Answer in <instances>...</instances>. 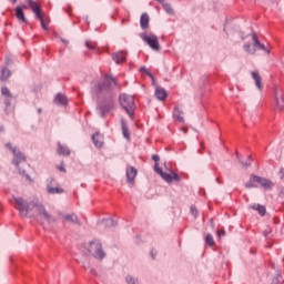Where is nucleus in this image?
Wrapping results in <instances>:
<instances>
[{"mask_svg": "<svg viewBox=\"0 0 284 284\" xmlns=\"http://www.w3.org/2000/svg\"><path fill=\"white\" fill-rule=\"evenodd\" d=\"M122 23H125V20H122Z\"/></svg>", "mask_w": 284, "mask_h": 284, "instance_id": "5fc2aeb1", "label": "nucleus"}, {"mask_svg": "<svg viewBox=\"0 0 284 284\" xmlns=\"http://www.w3.org/2000/svg\"><path fill=\"white\" fill-rule=\"evenodd\" d=\"M39 21L41 23V28H43V30H48V23H49L48 18H45V16H43V18L40 19Z\"/></svg>", "mask_w": 284, "mask_h": 284, "instance_id": "7c9ffc66", "label": "nucleus"}, {"mask_svg": "<svg viewBox=\"0 0 284 284\" xmlns=\"http://www.w3.org/2000/svg\"><path fill=\"white\" fill-rule=\"evenodd\" d=\"M257 48H260V50H263L264 52H266L267 54H270V50H267L266 48H265V44H263V43H258V45H257Z\"/></svg>", "mask_w": 284, "mask_h": 284, "instance_id": "e433bc0d", "label": "nucleus"}, {"mask_svg": "<svg viewBox=\"0 0 284 284\" xmlns=\"http://www.w3.org/2000/svg\"><path fill=\"white\" fill-rule=\"evenodd\" d=\"M85 45L89 48V50H97V42L87 41Z\"/></svg>", "mask_w": 284, "mask_h": 284, "instance_id": "2f4dec72", "label": "nucleus"}, {"mask_svg": "<svg viewBox=\"0 0 284 284\" xmlns=\"http://www.w3.org/2000/svg\"><path fill=\"white\" fill-rule=\"evenodd\" d=\"M156 1H159V3H163V0H156Z\"/></svg>", "mask_w": 284, "mask_h": 284, "instance_id": "864d4df0", "label": "nucleus"}, {"mask_svg": "<svg viewBox=\"0 0 284 284\" xmlns=\"http://www.w3.org/2000/svg\"><path fill=\"white\" fill-rule=\"evenodd\" d=\"M138 171L134 166L126 168V181L128 183H134V179H136Z\"/></svg>", "mask_w": 284, "mask_h": 284, "instance_id": "ddd939ff", "label": "nucleus"}, {"mask_svg": "<svg viewBox=\"0 0 284 284\" xmlns=\"http://www.w3.org/2000/svg\"><path fill=\"white\" fill-rule=\"evenodd\" d=\"M59 170H60V172H65V168H63V165H60V166H57Z\"/></svg>", "mask_w": 284, "mask_h": 284, "instance_id": "c03bdc74", "label": "nucleus"}, {"mask_svg": "<svg viewBox=\"0 0 284 284\" xmlns=\"http://www.w3.org/2000/svg\"><path fill=\"white\" fill-rule=\"evenodd\" d=\"M104 227H114L116 225V222L112 219L103 220Z\"/></svg>", "mask_w": 284, "mask_h": 284, "instance_id": "c85d7f7f", "label": "nucleus"}, {"mask_svg": "<svg viewBox=\"0 0 284 284\" xmlns=\"http://www.w3.org/2000/svg\"><path fill=\"white\" fill-rule=\"evenodd\" d=\"M217 236L221 239V236H225V230L217 231Z\"/></svg>", "mask_w": 284, "mask_h": 284, "instance_id": "ea45409f", "label": "nucleus"}, {"mask_svg": "<svg viewBox=\"0 0 284 284\" xmlns=\"http://www.w3.org/2000/svg\"><path fill=\"white\" fill-rule=\"evenodd\" d=\"M155 256H156V251L152 250V251H151V257H152V258H155Z\"/></svg>", "mask_w": 284, "mask_h": 284, "instance_id": "79ce46f5", "label": "nucleus"}, {"mask_svg": "<svg viewBox=\"0 0 284 284\" xmlns=\"http://www.w3.org/2000/svg\"><path fill=\"white\" fill-rule=\"evenodd\" d=\"M280 172H281V174H284V170H283V169H281V171H280Z\"/></svg>", "mask_w": 284, "mask_h": 284, "instance_id": "3c124183", "label": "nucleus"}, {"mask_svg": "<svg viewBox=\"0 0 284 284\" xmlns=\"http://www.w3.org/2000/svg\"><path fill=\"white\" fill-rule=\"evenodd\" d=\"M155 97L156 99H159V101H165V99H168V92L165 91V89L158 87L155 89Z\"/></svg>", "mask_w": 284, "mask_h": 284, "instance_id": "f3484780", "label": "nucleus"}, {"mask_svg": "<svg viewBox=\"0 0 284 284\" xmlns=\"http://www.w3.org/2000/svg\"><path fill=\"white\" fill-rule=\"evenodd\" d=\"M191 214L192 216H194V219H196V216H199V210L196 209V206H191Z\"/></svg>", "mask_w": 284, "mask_h": 284, "instance_id": "72a5a7b5", "label": "nucleus"}, {"mask_svg": "<svg viewBox=\"0 0 284 284\" xmlns=\"http://www.w3.org/2000/svg\"><path fill=\"white\" fill-rule=\"evenodd\" d=\"M236 159L239 160V162L241 163L242 168H244V170H247V168H250L252 165L251 162H244L241 160V155H239V152H236Z\"/></svg>", "mask_w": 284, "mask_h": 284, "instance_id": "cd10ccee", "label": "nucleus"}, {"mask_svg": "<svg viewBox=\"0 0 284 284\" xmlns=\"http://www.w3.org/2000/svg\"><path fill=\"white\" fill-rule=\"evenodd\" d=\"M140 72H145V74H149V77H152V73L145 67H141Z\"/></svg>", "mask_w": 284, "mask_h": 284, "instance_id": "4c0bfd02", "label": "nucleus"}, {"mask_svg": "<svg viewBox=\"0 0 284 284\" xmlns=\"http://www.w3.org/2000/svg\"><path fill=\"white\" fill-rule=\"evenodd\" d=\"M13 201L16 203L14 207L20 212L21 216H41L48 223H57V217L48 213L43 204L34 201L28 203L23 197H13Z\"/></svg>", "mask_w": 284, "mask_h": 284, "instance_id": "f03ea898", "label": "nucleus"}, {"mask_svg": "<svg viewBox=\"0 0 284 284\" xmlns=\"http://www.w3.org/2000/svg\"><path fill=\"white\" fill-rule=\"evenodd\" d=\"M140 26L142 30H148L150 28V16L148 13H142L140 18Z\"/></svg>", "mask_w": 284, "mask_h": 284, "instance_id": "2eb2a0df", "label": "nucleus"}, {"mask_svg": "<svg viewBox=\"0 0 284 284\" xmlns=\"http://www.w3.org/2000/svg\"><path fill=\"white\" fill-rule=\"evenodd\" d=\"M252 39H253L254 45L257 48L258 44L261 43V41H258V37H256V34L253 33V34H252Z\"/></svg>", "mask_w": 284, "mask_h": 284, "instance_id": "f704fd0d", "label": "nucleus"}, {"mask_svg": "<svg viewBox=\"0 0 284 284\" xmlns=\"http://www.w3.org/2000/svg\"><path fill=\"white\" fill-rule=\"evenodd\" d=\"M13 6L17 3V0H9Z\"/></svg>", "mask_w": 284, "mask_h": 284, "instance_id": "a18cd8bd", "label": "nucleus"}, {"mask_svg": "<svg viewBox=\"0 0 284 284\" xmlns=\"http://www.w3.org/2000/svg\"><path fill=\"white\" fill-rule=\"evenodd\" d=\"M16 17H17L18 21H21L22 23H28L26 13H23V11H21V8H16Z\"/></svg>", "mask_w": 284, "mask_h": 284, "instance_id": "412c9836", "label": "nucleus"}, {"mask_svg": "<svg viewBox=\"0 0 284 284\" xmlns=\"http://www.w3.org/2000/svg\"><path fill=\"white\" fill-rule=\"evenodd\" d=\"M121 85L116 79L105 75L99 82L93 90V97L99 100L98 110L101 116H105L108 112L114 110V97L115 90H120Z\"/></svg>", "mask_w": 284, "mask_h": 284, "instance_id": "f257e3e1", "label": "nucleus"}, {"mask_svg": "<svg viewBox=\"0 0 284 284\" xmlns=\"http://www.w3.org/2000/svg\"><path fill=\"white\" fill-rule=\"evenodd\" d=\"M61 41H62V43H68V41H67V40L61 39Z\"/></svg>", "mask_w": 284, "mask_h": 284, "instance_id": "09e8293b", "label": "nucleus"}, {"mask_svg": "<svg viewBox=\"0 0 284 284\" xmlns=\"http://www.w3.org/2000/svg\"><path fill=\"white\" fill-rule=\"evenodd\" d=\"M16 8H20L22 12H23V10H28V6H26V4H20Z\"/></svg>", "mask_w": 284, "mask_h": 284, "instance_id": "a19ab883", "label": "nucleus"}, {"mask_svg": "<svg viewBox=\"0 0 284 284\" xmlns=\"http://www.w3.org/2000/svg\"><path fill=\"white\" fill-rule=\"evenodd\" d=\"M125 281L128 284H136L139 280H134L132 276H126Z\"/></svg>", "mask_w": 284, "mask_h": 284, "instance_id": "c9c22d12", "label": "nucleus"}, {"mask_svg": "<svg viewBox=\"0 0 284 284\" xmlns=\"http://www.w3.org/2000/svg\"><path fill=\"white\" fill-rule=\"evenodd\" d=\"M152 159L155 162L154 170L156 174L161 175L163 181H165L166 183H172L173 181L179 183L181 181V176H179V174L172 171H170V173L163 172V169L159 166V162L161 161V158L159 155L154 154Z\"/></svg>", "mask_w": 284, "mask_h": 284, "instance_id": "7ed1b4c3", "label": "nucleus"}, {"mask_svg": "<svg viewBox=\"0 0 284 284\" xmlns=\"http://www.w3.org/2000/svg\"><path fill=\"white\" fill-rule=\"evenodd\" d=\"M211 225H214V220H211Z\"/></svg>", "mask_w": 284, "mask_h": 284, "instance_id": "603ef678", "label": "nucleus"}, {"mask_svg": "<svg viewBox=\"0 0 284 284\" xmlns=\"http://www.w3.org/2000/svg\"><path fill=\"white\" fill-rule=\"evenodd\" d=\"M248 163H252V155L248 156Z\"/></svg>", "mask_w": 284, "mask_h": 284, "instance_id": "49530a36", "label": "nucleus"}, {"mask_svg": "<svg viewBox=\"0 0 284 284\" xmlns=\"http://www.w3.org/2000/svg\"><path fill=\"white\" fill-rule=\"evenodd\" d=\"M206 245H210V247L214 246V236L212 234H207L205 237Z\"/></svg>", "mask_w": 284, "mask_h": 284, "instance_id": "c756f323", "label": "nucleus"}, {"mask_svg": "<svg viewBox=\"0 0 284 284\" xmlns=\"http://www.w3.org/2000/svg\"><path fill=\"white\" fill-rule=\"evenodd\" d=\"M1 94L2 97H4L6 105L7 106L10 105V103L12 102V99H14V95H12V93L10 92V89H8V87H2Z\"/></svg>", "mask_w": 284, "mask_h": 284, "instance_id": "f8f14e48", "label": "nucleus"}, {"mask_svg": "<svg viewBox=\"0 0 284 284\" xmlns=\"http://www.w3.org/2000/svg\"><path fill=\"white\" fill-rule=\"evenodd\" d=\"M9 78H10V70L8 68H3L1 71L0 80L8 81Z\"/></svg>", "mask_w": 284, "mask_h": 284, "instance_id": "a878e982", "label": "nucleus"}, {"mask_svg": "<svg viewBox=\"0 0 284 284\" xmlns=\"http://www.w3.org/2000/svg\"><path fill=\"white\" fill-rule=\"evenodd\" d=\"M57 185V181L54 179H49V183L47 184V190L49 194H63V189Z\"/></svg>", "mask_w": 284, "mask_h": 284, "instance_id": "9b49d317", "label": "nucleus"}, {"mask_svg": "<svg viewBox=\"0 0 284 284\" xmlns=\"http://www.w3.org/2000/svg\"><path fill=\"white\" fill-rule=\"evenodd\" d=\"M120 105L125 110L130 119H134V97L121 93L119 97Z\"/></svg>", "mask_w": 284, "mask_h": 284, "instance_id": "20e7f679", "label": "nucleus"}, {"mask_svg": "<svg viewBox=\"0 0 284 284\" xmlns=\"http://www.w3.org/2000/svg\"><path fill=\"white\" fill-rule=\"evenodd\" d=\"M87 250L89 254L93 256V258H97L98 261H103V258H105L106 256L105 251H103V244H101V242L97 240L91 241Z\"/></svg>", "mask_w": 284, "mask_h": 284, "instance_id": "423d86ee", "label": "nucleus"}, {"mask_svg": "<svg viewBox=\"0 0 284 284\" xmlns=\"http://www.w3.org/2000/svg\"><path fill=\"white\" fill-rule=\"evenodd\" d=\"M252 79L255 81V85L257 89L263 90V79L261 78V74L258 71H253L252 72Z\"/></svg>", "mask_w": 284, "mask_h": 284, "instance_id": "dca6fc26", "label": "nucleus"}, {"mask_svg": "<svg viewBox=\"0 0 284 284\" xmlns=\"http://www.w3.org/2000/svg\"><path fill=\"white\" fill-rule=\"evenodd\" d=\"M26 1H27V3H29V7L31 8L33 14L37 17L38 21H40V19L45 17V14H43V12H41V8L39 7V4H37V2L34 0H26Z\"/></svg>", "mask_w": 284, "mask_h": 284, "instance_id": "9d476101", "label": "nucleus"}, {"mask_svg": "<svg viewBox=\"0 0 284 284\" xmlns=\"http://www.w3.org/2000/svg\"><path fill=\"white\" fill-rule=\"evenodd\" d=\"M256 183H258V185H261V187H264L265 190H272L274 187V183H272V181L265 178H261L258 175H251L248 182H246L245 184V187H258Z\"/></svg>", "mask_w": 284, "mask_h": 284, "instance_id": "39448f33", "label": "nucleus"}, {"mask_svg": "<svg viewBox=\"0 0 284 284\" xmlns=\"http://www.w3.org/2000/svg\"><path fill=\"white\" fill-rule=\"evenodd\" d=\"M92 141H93L95 148H103V134L94 133L92 135Z\"/></svg>", "mask_w": 284, "mask_h": 284, "instance_id": "a211bd4d", "label": "nucleus"}, {"mask_svg": "<svg viewBox=\"0 0 284 284\" xmlns=\"http://www.w3.org/2000/svg\"><path fill=\"white\" fill-rule=\"evenodd\" d=\"M245 52H247L248 54H256V49L255 48H252V44L250 43H245L243 45Z\"/></svg>", "mask_w": 284, "mask_h": 284, "instance_id": "bb28decb", "label": "nucleus"}, {"mask_svg": "<svg viewBox=\"0 0 284 284\" xmlns=\"http://www.w3.org/2000/svg\"><path fill=\"white\" fill-rule=\"evenodd\" d=\"M274 108L277 112H283L284 109L283 90L278 88L274 90Z\"/></svg>", "mask_w": 284, "mask_h": 284, "instance_id": "6e6552de", "label": "nucleus"}, {"mask_svg": "<svg viewBox=\"0 0 284 284\" xmlns=\"http://www.w3.org/2000/svg\"><path fill=\"white\" fill-rule=\"evenodd\" d=\"M20 174H22V176H26L28 180H30V176L26 175V171H20Z\"/></svg>", "mask_w": 284, "mask_h": 284, "instance_id": "37998d69", "label": "nucleus"}, {"mask_svg": "<svg viewBox=\"0 0 284 284\" xmlns=\"http://www.w3.org/2000/svg\"><path fill=\"white\" fill-rule=\"evenodd\" d=\"M183 132H184V134H187V129L184 128V129H183Z\"/></svg>", "mask_w": 284, "mask_h": 284, "instance_id": "de8ad7c7", "label": "nucleus"}, {"mask_svg": "<svg viewBox=\"0 0 284 284\" xmlns=\"http://www.w3.org/2000/svg\"><path fill=\"white\" fill-rule=\"evenodd\" d=\"M6 148L12 151L13 163L17 165V168H19V163L26 162V155H23V153H21V151H19L17 148H13L12 144L7 143Z\"/></svg>", "mask_w": 284, "mask_h": 284, "instance_id": "1a4fd4ad", "label": "nucleus"}, {"mask_svg": "<svg viewBox=\"0 0 284 284\" xmlns=\"http://www.w3.org/2000/svg\"><path fill=\"white\" fill-rule=\"evenodd\" d=\"M163 8L165 10V12H168L169 14H173L174 10H172V7L168 3L163 4Z\"/></svg>", "mask_w": 284, "mask_h": 284, "instance_id": "473e14b6", "label": "nucleus"}, {"mask_svg": "<svg viewBox=\"0 0 284 284\" xmlns=\"http://www.w3.org/2000/svg\"><path fill=\"white\" fill-rule=\"evenodd\" d=\"M4 128L3 126H0V132H3Z\"/></svg>", "mask_w": 284, "mask_h": 284, "instance_id": "8fccbe9b", "label": "nucleus"}, {"mask_svg": "<svg viewBox=\"0 0 284 284\" xmlns=\"http://www.w3.org/2000/svg\"><path fill=\"white\" fill-rule=\"evenodd\" d=\"M252 210H255L256 212H258L260 216H265V206L261 205V204H253Z\"/></svg>", "mask_w": 284, "mask_h": 284, "instance_id": "393cba45", "label": "nucleus"}, {"mask_svg": "<svg viewBox=\"0 0 284 284\" xmlns=\"http://www.w3.org/2000/svg\"><path fill=\"white\" fill-rule=\"evenodd\" d=\"M272 234V229L267 227L265 231H264V236L267 239V236H270Z\"/></svg>", "mask_w": 284, "mask_h": 284, "instance_id": "58836bf2", "label": "nucleus"}, {"mask_svg": "<svg viewBox=\"0 0 284 284\" xmlns=\"http://www.w3.org/2000/svg\"><path fill=\"white\" fill-rule=\"evenodd\" d=\"M58 154H63V156H70V149H68L67 146H63L60 144V142L58 143Z\"/></svg>", "mask_w": 284, "mask_h": 284, "instance_id": "b1692460", "label": "nucleus"}, {"mask_svg": "<svg viewBox=\"0 0 284 284\" xmlns=\"http://www.w3.org/2000/svg\"><path fill=\"white\" fill-rule=\"evenodd\" d=\"M55 103H59L60 105H67L68 104V98L63 93H58L54 99Z\"/></svg>", "mask_w": 284, "mask_h": 284, "instance_id": "4be33fe9", "label": "nucleus"}, {"mask_svg": "<svg viewBox=\"0 0 284 284\" xmlns=\"http://www.w3.org/2000/svg\"><path fill=\"white\" fill-rule=\"evenodd\" d=\"M140 38L146 45L154 50V52H159L161 50V44L159 43V37L154 33H140Z\"/></svg>", "mask_w": 284, "mask_h": 284, "instance_id": "0eeeda50", "label": "nucleus"}, {"mask_svg": "<svg viewBox=\"0 0 284 284\" xmlns=\"http://www.w3.org/2000/svg\"><path fill=\"white\" fill-rule=\"evenodd\" d=\"M113 61H115V63H125V53L123 51L114 53Z\"/></svg>", "mask_w": 284, "mask_h": 284, "instance_id": "6ab92c4d", "label": "nucleus"}, {"mask_svg": "<svg viewBox=\"0 0 284 284\" xmlns=\"http://www.w3.org/2000/svg\"><path fill=\"white\" fill-rule=\"evenodd\" d=\"M173 116L176 119V121H179L180 123H183L184 121L183 111L179 110V106L174 108Z\"/></svg>", "mask_w": 284, "mask_h": 284, "instance_id": "5701e85b", "label": "nucleus"}, {"mask_svg": "<svg viewBox=\"0 0 284 284\" xmlns=\"http://www.w3.org/2000/svg\"><path fill=\"white\" fill-rule=\"evenodd\" d=\"M63 219L64 221H67V223H72L73 225H81V221H79V216H77V214L74 213L63 215Z\"/></svg>", "mask_w": 284, "mask_h": 284, "instance_id": "4468645a", "label": "nucleus"}, {"mask_svg": "<svg viewBox=\"0 0 284 284\" xmlns=\"http://www.w3.org/2000/svg\"><path fill=\"white\" fill-rule=\"evenodd\" d=\"M122 125V134L126 141H130V130L128 129V122L125 120H121Z\"/></svg>", "mask_w": 284, "mask_h": 284, "instance_id": "aec40b11", "label": "nucleus"}]
</instances>
